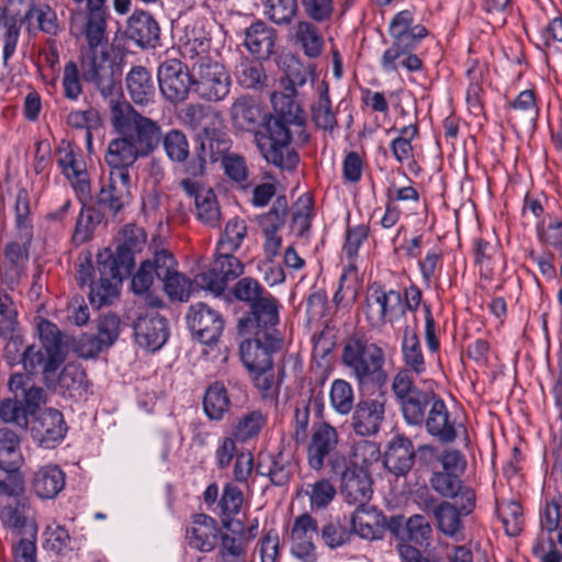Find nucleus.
I'll use <instances>...</instances> for the list:
<instances>
[{"instance_id": "f257e3e1", "label": "nucleus", "mask_w": 562, "mask_h": 562, "mask_svg": "<svg viewBox=\"0 0 562 562\" xmlns=\"http://www.w3.org/2000/svg\"><path fill=\"white\" fill-rule=\"evenodd\" d=\"M112 126L116 136L108 143L104 162L112 171L130 173V168L149 156L160 143V126L131 105L112 109Z\"/></svg>"}, {"instance_id": "f03ea898", "label": "nucleus", "mask_w": 562, "mask_h": 562, "mask_svg": "<svg viewBox=\"0 0 562 562\" xmlns=\"http://www.w3.org/2000/svg\"><path fill=\"white\" fill-rule=\"evenodd\" d=\"M341 362L359 387L382 384L386 380L383 370L384 350L379 345L371 342L364 335L355 334L346 339L341 351Z\"/></svg>"}, {"instance_id": "7ed1b4c3", "label": "nucleus", "mask_w": 562, "mask_h": 562, "mask_svg": "<svg viewBox=\"0 0 562 562\" xmlns=\"http://www.w3.org/2000/svg\"><path fill=\"white\" fill-rule=\"evenodd\" d=\"M40 341L24 348L21 363L30 374H41L45 384H50L67 358L61 334L57 326L42 321L38 326Z\"/></svg>"}, {"instance_id": "20e7f679", "label": "nucleus", "mask_w": 562, "mask_h": 562, "mask_svg": "<svg viewBox=\"0 0 562 562\" xmlns=\"http://www.w3.org/2000/svg\"><path fill=\"white\" fill-rule=\"evenodd\" d=\"M277 324H263L249 331H239L245 337L240 342L239 352L249 372L259 376L272 368V353L282 346V339L276 329Z\"/></svg>"}, {"instance_id": "39448f33", "label": "nucleus", "mask_w": 562, "mask_h": 562, "mask_svg": "<svg viewBox=\"0 0 562 562\" xmlns=\"http://www.w3.org/2000/svg\"><path fill=\"white\" fill-rule=\"evenodd\" d=\"M234 295L250 304V313L238 323V331H249L263 324L279 323V303L266 293L258 281L251 278L239 280L234 288Z\"/></svg>"}, {"instance_id": "423d86ee", "label": "nucleus", "mask_w": 562, "mask_h": 562, "mask_svg": "<svg viewBox=\"0 0 562 562\" xmlns=\"http://www.w3.org/2000/svg\"><path fill=\"white\" fill-rule=\"evenodd\" d=\"M14 213L20 239L7 245L3 261V266L11 269L12 278L19 277L27 262L29 246L32 240L30 198L27 191L23 188L15 195Z\"/></svg>"}, {"instance_id": "0eeeda50", "label": "nucleus", "mask_w": 562, "mask_h": 562, "mask_svg": "<svg viewBox=\"0 0 562 562\" xmlns=\"http://www.w3.org/2000/svg\"><path fill=\"white\" fill-rule=\"evenodd\" d=\"M291 125L285 121L271 119L267 123V135L257 139L258 147L266 161L283 170L295 169L300 161L297 153L290 146L292 140Z\"/></svg>"}, {"instance_id": "6e6552de", "label": "nucleus", "mask_w": 562, "mask_h": 562, "mask_svg": "<svg viewBox=\"0 0 562 562\" xmlns=\"http://www.w3.org/2000/svg\"><path fill=\"white\" fill-rule=\"evenodd\" d=\"M193 92L205 101L217 102L225 99L232 86L231 76L223 64L205 59L192 64Z\"/></svg>"}, {"instance_id": "1a4fd4ad", "label": "nucleus", "mask_w": 562, "mask_h": 562, "mask_svg": "<svg viewBox=\"0 0 562 562\" xmlns=\"http://www.w3.org/2000/svg\"><path fill=\"white\" fill-rule=\"evenodd\" d=\"M244 272V265L234 256V252L217 251L211 267L195 276L196 288L221 295L231 280H235Z\"/></svg>"}, {"instance_id": "9d476101", "label": "nucleus", "mask_w": 562, "mask_h": 562, "mask_svg": "<svg viewBox=\"0 0 562 562\" xmlns=\"http://www.w3.org/2000/svg\"><path fill=\"white\" fill-rule=\"evenodd\" d=\"M29 429L33 441L45 449L58 446L67 434L63 414L50 407L37 412L33 416Z\"/></svg>"}, {"instance_id": "9b49d317", "label": "nucleus", "mask_w": 562, "mask_h": 562, "mask_svg": "<svg viewBox=\"0 0 562 562\" xmlns=\"http://www.w3.org/2000/svg\"><path fill=\"white\" fill-rule=\"evenodd\" d=\"M70 33L77 40H83L91 49L106 45V13L105 10L78 11L70 18Z\"/></svg>"}, {"instance_id": "f8f14e48", "label": "nucleus", "mask_w": 562, "mask_h": 562, "mask_svg": "<svg viewBox=\"0 0 562 562\" xmlns=\"http://www.w3.org/2000/svg\"><path fill=\"white\" fill-rule=\"evenodd\" d=\"M57 162L63 175L83 203L90 198L91 188L81 153L69 143H61L57 149Z\"/></svg>"}, {"instance_id": "ddd939ff", "label": "nucleus", "mask_w": 562, "mask_h": 562, "mask_svg": "<svg viewBox=\"0 0 562 562\" xmlns=\"http://www.w3.org/2000/svg\"><path fill=\"white\" fill-rule=\"evenodd\" d=\"M158 82L161 94L170 102H181L193 90V72L179 60L172 59L158 68Z\"/></svg>"}, {"instance_id": "4468645a", "label": "nucleus", "mask_w": 562, "mask_h": 562, "mask_svg": "<svg viewBox=\"0 0 562 562\" xmlns=\"http://www.w3.org/2000/svg\"><path fill=\"white\" fill-rule=\"evenodd\" d=\"M156 277L164 282V289L171 300L187 301L195 282L177 271V261L171 252L156 251Z\"/></svg>"}, {"instance_id": "2eb2a0df", "label": "nucleus", "mask_w": 562, "mask_h": 562, "mask_svg": "<svg viewBox=\"0 0 562 562\" xmlns=\"http://www.w3.org/2000/svg\"><path fill=\"white\" fill-rule=\"evenodd\" d=\"M187 321L193 336L204 345L217 342L224 329L220 312L202 302L190 306Z\"/></svg>"}, {"instance_id": "dca6fc26", "label": "nucleus", "mask_w": 562, "mask_h": 562, "mask_svg": "<svg viewBox=\"0 0 562 562\" xmlns=\"http://www.w3.org/2000/svg\"><path fill=\"white\" fill-rule=\"evenodd\" d=\"M386 396L383 393L375 397L360 400L352 413L351 426L362 437L376 435L385 419Z\"/></svg>"}, {"instance_id": "f3484780", "label": "nucleus", "mask_w": 562, "mask_h": 562, "mask_svg": "<svg viewBox=\"0 0 562 562\" xmlns=\"http://www.w3.org/2000/svg\"><path fill=\"white\" fill-rule=\"evenodd\" d=\"M366 314L372 326L392 323L397 316L404 314L401 293L371 288L367 296Z\"/></svg>"}, {"instance_id": "a211bd4d", "label": "nucleus", "mask_w": 562, "mask_h": 562, "mask_svg": "<svg viewBox=\"0 0 562 562\" xmlns=\"http://www.w3.org/2000/svg\"><path fill=\"white\" fill-rule=\"evenodd\" d=\"M339 435L335 427L322 422L312 428L311 440L307 446L308 464L314 470L323 468L326 460L331 461L337 446Z\"/></svg>"}, {"instance_id": "6ab92c4d", "label": "nucleus", "mask_w": 562, "mask_h": 562, "mask_svg": "<svg viewBox=\"0 0 562 562\" xmlns=\"http://www.w3.org/2000/svg\"><path fill=\"white\" fill-rule=\"evenodd\" d=\"M134 333L136 342L151 351L160 349L168 339L166 319L156 311L140 315L134 325Z\"/></svg>"}, {"instance_id": "aec40b11", "label": "nucleus", "mask_w": 562, "mask_h": 562, "mask_svg": "<svg viewBox=\"0 0 562 562\" xmlns=\"http://www.w3.org/2000/svg\"><path fill=\"white\" fill-rule=\"evenodd\" d=\"M204 133L205 137L201 139L195 157L186 167L187 173L192 177L204 173L207 160H223V157L228 154L229 139L225 135L213 134L211 136L207 128H204Z\"/></svg>"}, {"instance_id": "412c9836", "label": "nucleus", "mask_w": 562, "mask_h": 562, "mask_svg": "<svg viewBox=\"0 0 562 562\" xmlns=\"http://www.w3.org/2000/svg\"><path fill=\"white\" fill-rule=\"evenodd\" d=\"M210 48L211 36L203 22L198 21L186 27L179 43V52L183 59L191 60L192 64L212 59Z\"/></svg>"}, {"instance_id": "4be33fe9", "label": "nucleus", "mask_w": 562, "mask_h": 562, "mask_svg": "<svg viewBox=\"0 0 562 562\" xmlns=\"http://www.w3.org/2000/svg\"><path fill=\"white\" fill-rule=\"evenodd\" d=\"M389 528L403 542H413L420 547L430 543L432 529L423 515H414L407 519L403 517L393 518Z\"/></svg>"}, {"instance_id": "5701e85b", "label": "nucleus", "mask_w": 562, "mask_h": 562, "mask_svg": "<svg viewBox=\"0 0 562 562\" xmlns=\"http://www.w3.org/2000/svg\"><path fill=\"white\" fill-rule=\"evenodd\" d=\"M317 536V526L310 515H301L292 528L291 552L303 562L315 561L314 539Z\"/></svg>"}, {"instance_id": "b1692460", "label": "nucleus", "mask_w": 562, "mask_h": 562, "mask_svg": "<svg viewBox=\"0 0 562 562\" xmlns=\"http://www.w3.org/2000/svg\"><path fill=\"white\" fill-rule=\"evenodd\" d=\"M181 186L194 198L198 218L206 225L217 226L221 211L214 191L189 179L182 180Z\"/></svg>"}, {"instance_id": "393cba45", "label": "nucleus", "mask_w": 562, "mask_h": 562, "mask_svg": "<svg viewBox=\"0 0 562 562\" xmlns=\"http://www.w3.org/2000/svg\"><path fill=\"white\" fill-rule=\"evenodd\" d=\"M131 196V175L125 172H109L108 181L102 186L98 200L113 213L120 212Z\"/></svg>"}, {"instance_id": "a878e982", "label": "nucleus", "mask_w": 562, "mask_h": 562, "mask_svg": "<svg viewBox=\"0 0 562 562\" xmlns=\"http://www.w3.org/2000/svg\"><path fill=\"white\" fill-rule=\"evenodd\" d=\"M341 495L351 505L367 506L372 496V480L369 472L346 469L341 473Z\"/></svg>"}, {"instance_id": "bb28decb", "label": "nucleus", "mask_w": 562, "mask_h": 562, "mask_svg": "<svg viewBox=\"0 0 562 562\" xmlns=\"http://www.w3.org/2000/svg\"><path fill=\"white\" fill-rule=\"evenodd\" d=\"M46 386L54 389L65 397L82 398L88 394L89 383L86 372L79 364L69 362L54 376V381Z\"/></svg>"}, {"instance_id": "cd10ccee", "label": "nucleus", "mask_w": 562, "mask_h": 562, "mask_svg": "<svg viewBox=\"0 0 562 562\" xmlns=\"http://www.w3.org/2000/svg\"><path fill=\"white\" fill-rule=\"evenodd\" d=\"M414 12L411 10L396 13L389 25L392 41L416 47L428 35V31L423 24L414 23Z\"/></svg>"}, {"instance_id": "c85d7f7f", "label": "nucleus", "mask_w": 562, "mask_h": 562, "mask_svg": "<svg viewBox=\"0 0 562 562\" xmlns=\"http://www.w3.org/2000/svg\"><path fill=\"white\" fill-rule=\"evenodd\" d=\"M0 520L16 539L37 535L36 521L31 509L24 504L3 506L0 512Z\"/></svg>"}, {"instance_id": "c756f323", "label": "nucleus", "mask_w": 562, "mask_h": 562, "mask_svg": "<svg viewBox=\"0 0 562 562\" xmlns=\"http://www.w3.org/2000/svg\"><path fill=\"white\" fill-rule=\"evenodd\" d=\"M66 475L56 464H46L36 470L32 477V488L42 499L55 498L65 487Z\"/></svg>"}, {"instance_id": "7c9ffc66", "label": "nucleus", "mask_w": 562, "mask_h": 562, "mask_svg": "<svg viewBox=\"0 0 562 562\" xmlns=\"http://www.w3.org/2000/svg\"><path fill=\"white\" fill-rule=\"evenodd\" d=\"M427 431L441 442H452L457 438L454 423L445 402L437 397L432 401L427 418L424 419Z\"/></svg>"}, {"instance_id": "2f4dec72", "label": "nucleus", "mask_w": 562, "mask_h": 562, "mask_svg": "<svg viewBox=\"0 0 562 562\" xmlns=\"http://www.w3.org/2000/svg\"><path fill=\"white\" fill-rule=\"evenodd\" d=\"M352 532L366 540L382 537L384 516L372 506H358L350 519Z\"/></svg>"}, {"instance_id": "473e14b6", "label": "nucleus", "mask_w": 562, "mask_h": 562, "mask_svg": "<svg viewBox=\"0 0 562 562\" xmlns=\"http://www.w3.org/2000/svg\"><path fill=\"white\" fill-rule=\"evenodd\" d=\"M218 528L216 521L205 515L193 516L192 526L187 530L189 544L202 552H211L217 543Z\"/></svg>"}, {"instance_id": "72a5a7b5", "label": "nucleus", "mask_w": 562, "mask_h": 562, "mask_svg": "<svg viewBox=\"0 0 562 562\" xmlns=\"http://www.w3.org/2000/svg\"><path fill=\"white\" fill-rule=\"evenodd\" d=\"M414 454L412 441L397 435L389 443L384 454V465L395 475H404L413 467Z\"/></svg>"}, {"instance_id": "f704fd0d", "label": "nucleus", "mask_w": 562, "mask_h": 562, "mask_svg": "<svg viewBox=\"0 0 562 562\" xmlns=\"http://www.w3.org/2000/svg\"><path fill=\"white\" fill-rule=\"evenodd\" d=\"M159 33L158 23L147 12H135L128 19L126 34L139 47H155L159 41Z\"/></svg>"}, {"instance_id": "c9c22d12", "label": "nucleus", "mask_w": 562, "mask_h": 562, "mask_svg": "<svg viewBox=\"0 0 562 562\" xmlns=\"http://www.w3.org/2000/svg\"><path fill=\"white\" fill-rule=\"evenodd\" d=\"M134 252L117 240L114 252L109 248L98 255L99 269L109 271L113 279H123L134 266Z\"/></svg>"}, {"instance_id": "e433bc0d", "label": "nucleus", "mask_w": 562, "mask_h": 562, "mask_svg": "<svg viewBox=\"0 0 562 562\" xmlns=\"http://www.w3.org/2000/svg\"><path fill=\"white\" fill-rule=\"evenodd\" d=\"M276 38L274 30L258 21L245 30L244 45L251 55L266 59L273 53Z\"/></svg>"}, {"instance_id": "4c0bfd02", "label": "nucleus", "mask_w": 562, "mask_h": 562, "mask_svg": "<svg viewBox=\"0 0 562 562\" xmlns=\"http://www.w3.org/2000/svg\"><path fill=\"white\" fill-rule=\"evenodd\" d=\"M415 47L402 45L397 42L384 50L381 57V68L384 72H395L400 68H405L408 71H418L423 67L420 58L413 53Z\"/></svg>"}, {"instance_id": "58836bf2", "label": "nucleus", "mask_w": 562, "mask_h": 562, "mask_svg": "<svg viewBox=\"0 0 562 562\" xmlns=\"http://www.w3.org/2000/svg\"><path fill=\"white\" fill-rule=\"evenodd\" d=\"M82 76L86 81L102 85L111 76L109 55L105 46L91 49L86 47L81 59Z\"/></svg>"}, {"instance_id": "ea45409f", "label": "nucleus", "mask_w": 562, "mask_h": 562, "mask_svg": "<svg viewBox=\"0 0 562 562\" xmlns=\"http://www.w3.org/2000/svg\"><path fill=\"white\" fill-rule=\"evenodd\" d=\"M127 92L136 104H148L155 97V83L150 72L143 66L133 67L126 75Z\"/></svg>"}, {"instance_id": "a19ab883", "label": "nucleus", "mask_w": 562, "mask_h": 562, "mask_svg": "<svg viewBox=\"0 0 562 562\" xmlns=\"http://www.w3.org/2000/svg\"><path fill=\"white\" fill-rule=\"evenodd\" d=\"M317 99L312 105V119L318 128L333 132L337 126V111L333 109L325 80L316 85Z\"/></svg>"}, {"instance_id": "79ce46f5", "label": "nucleus", "mask_w": 562, "mask_h": 562, "mask_svg": "<svg viewBox=\"0 0 562 562\" xmlns=\"http://www.w3.org/2000/svg\"><path fill=\"white\" fill-rule=\"evenodd\" d=\"M231 114L233 123L238 130L251 131L262 119V109L254 98L240 97L233 103Z\"/></svg>"}, {"instance_id": "37998d69", "label": "nucleus", "mask_w": 562, "mask_h": 562, "mask_svg": "<svg viewBox=\"0 0 562 562\" xmlns=\"http://www.w3.org/2000/svg\"><path fill=\"white\" fill-rule=\"evenodd\" d=\"M295 95V92L286 90L271 93L270 100L274 111L273 120H282L295 124V126L304 124L301 108L294 100Z\"/></svg>"}, {"instance_id": "c03bdc74", "label": "nucleus", "mask_w": 562, "mask_h": 562, "mask_svg": "<svg viewBox=\"0 0 562 562\" xmlns=\"http://www.w3.org/2000/svg\"><path fill=\"white\" fill-rule=\"evenodd\" d=\"M20 437L11 429H0V470L14 472L23 463Z\"/></svg>"}, {"instance_id": "a18cd8bd", "label": "nucleus", "mask_w": 562, "mask_h": 562, "mask_svg": "<svg viewBox=\"0 0 562 562\" xmlns=\"http://www.w3.org/2000/svg\"><path fill=\"white\" fill-rule=\"evenodd\" d=\"M402 358L405 368L414 372L416 376L423 375L426 370V361L417 334L409 328L404 330L402 340Z\"/></svg>"}, {"instance_id": "49530a36", "label": "nucleus", "mask_w": 562, "mask_h": 562, "mask_svg": "<svg viewBox=\"0 0 562 562\" xmlns=\"http://www.w3.org/2000/svg\"><path fill=\"white\" fill-rule=\"evenodd\" d=\"M437 396L432 392L418 390L398 401L405 420L411 425H422L426 408L431 406Z\"/></svg>"}, {"instance_id": "de8ad7c7", "label": "nucleus", "mask_w": 562, "mask_h": 562, "mask_svg": "<svg viewBox=\"0 0 562 562\" xmlns=\"http://www.w3.org/2000/svg\"><path fill=\"white\" fill-rule=\"evenodd\" d=\"M231 407L227 390L222 383L211 384L204 394L203 409L211 420H222Z\"/></svg>"}, {"instance_id": "09e8293b", "label": "nucleus", "mask_w": 562, "mask_h": 562, "mask_svg": "<svg viewBox=\"0 0 562 562\" xmlns=\"http://www.w3.org/2000/svg\"><path fill=\"white\" fill-rule=\"evenodd\" d=\"M235 77L237 83L245 89L261 90L267 87L268 77L258 60H241L236 67Z\"/></svg>"}, {"instance_id": "8fccbe9b", "label": "nucleus", "mask_w": 562, "mask_h": 562, "mask_svg": "<svg viewBox=\"0 0 562 562\" xmlns=\"http://www.w3.org/2000/svg\"><path fill=\"white\" fill-rule=\"evenodd\" d=\"M266 424L267 417L260 411H251L236 419L232 435L238 442H247L256 438Z\"/></svg>"}, {"instance_id": "3c124183", "label": "nucleus", "mask_w": 562, "mask_h": 562, "mask_svg": "<svg viewBox=\"0 0 562 562\" xmlns=\"http://www.w3.org/2000/svg\"><path fill=\"white\" fill-rule=\"evenodd\" d=\"M295 41L310 58L318 57L324 48V40L318 29L307 21H301L295 26Z\"/></svg>"}, {"instance_id": "603ef678", "label": "nucleus", "mask_w": 562, "mask_h": 562, "mask_svg": "<svg viewBox=\"0 0 562 562\" xmlns=\"http://www.w3.org/2000/svg\"><path fill=\"white\" fill-rule=\"evenodd\" d=\"M164 150L172 162L186 164L190 156V144L187 135L178 128L168 131L164 136L160 135Z\"/></svg>"}, {"instance_id": "864d4df0", "label": "nucleus", "mask_w": 562, "mask_h": 562, "mask_svg": "<svg viewBox=\"0 0 562 562\" xmlns=\"http://www.w3.org/2000/svg\"><path fill=\"white\" fill-rule=\"evenodd\" d=\"M265 234L263 249L268 259H273L282 245V238L278 235V229L283 225V218L278 211H270L260 221Z\"/></svg>"}, {"instance_id": "5fc2aeb1", "label": "nucleus", "mask_w": 562, "mask_h": 562, "mask_svg": "<svg viewBox=\"0 0 562 562\" xmlns=\"http://www.w3.org/2000/svg\"><path fill=\"white\" fill-rule=\"evenodd\" d=\"M101 277L97 283L90 285L89 299L90 303L95 307H102L111 304L112 301L119 295V284L122 279H113L109 271L103 273V269H99Z\"/></svg>"}, {"instance_id": "6e6d98bb", "label": "nucleus", "mask_w": 562, "mask_h": 562, "mask_svg": "<svg viewBox=\"0 0 562 562\" xmlns=\"http://www.w3.org/2000/svg\"><path fill=\"white\" fill-rule=\"evenodd\" d=\"M368 235L369 227L364 224L349 227L347 229L346 240L342 247V254L347 258V268L340 277L341 280H344L349 272L356 271V258L358 256L359 248L364 240H367Z\"/></svg>"}, {"instance_id": "4d7b16f0", "label": "nucleus", "mask_w": 562, "mask_h": 562, "mask_svg": "<svg viewBox=\"0 0 562 562\" xmlns=\"http://www.w3.org/2000/svg\"><path fill=\"white\" fill-rule=\"evenodd\" d=\"M496 512L508 536L515 537L521 531L525 518L521 505L518 502L497 501Z\"/></svg>"}, {"instance_id": "13d9d810", "label": "nucleus", "mask_w": 562, "mask_h": 562, "mask_svg": "<svg viewBox=\"0 0 562 562\" xmlns=\"http://www.w3.org/2000/svg\"><path fill=\"white\" fill-rule=\"evenodd\" d=\"M380 457L381 453L376 443L369 440H360L352 447L350 467L347 469L369 472L370 468L379 462Z\"/></svg>"}, {"instance_id": "bf43d9fd", "label": "nucleus", "mask_w": 562, "mask_h": 562, "mask_svg": "<svg viewBox=\"0 0 562 562\" xmlns=\"http://www.w3.org/2000/svg\"><path fill=\"white\" fill-rule=\"evenodd\" d=\"M246 235L247 225L244 220L237 217L229 220L217 241V251H225L227 254L237 251Z\"/></svg>"}, {"instance_id": "052dcab7", "label": "nucleus", "mask_w": 562, "mask_h": 562, "mask_svg": "<svg viewBox=\"0 0 562 562\" xmlns=\"http://www.w3.org/2000/svg\"><path fill=\"white\" fill-rule=\"evenodd\" d=\"M418 127L409 124L398 131V135L391 142L390 147L397 162L407 164L414 158L412 140L417 136Z\"/></svg>"}, {"instance_id": "680f3d73", "label": "nucleus", "mask_w": 562, "mask_h": 562, "mask_svg": "<svg viewBox=\"0 0 562 562\" xmlns=\"http://www.w3.org/2000/svg\"><path fill=\"white\" fill-rule=\"evenodd\" d=\"M299 494L308 497L312 509L325 508L335 497L336 490L328 480H319L314 483L305 484Z\"/></svg>"}, {"instance_id": "e2e57ef3", "label": "nucleus", "mask_w": 562, "mask_h": 562, "mask_svg": "<svg viewBox=\"0 0 562 562\" xmlns=\"http://www.w3.org/2000/svg\"><path fill=\"white\" fill-rule=\"evenodd\" d=\"M353 390L349 382L336 379L329 391L331 407L340 415H348L353 407Z\"/></svg>"}, {"instance_id": "0e129e2a", "label": "nucleus", "mask_w": 562, "mask_h": 562, "mask_svg": "<svg viewBox=\"0 0 562 562\" xmlns=\"http://www.w3.org/2000/svg\"><path fill=\"white\" fill-rule=\"evenodd\" d=\"M438 529L449 537H456L462 528L459 510L448 502L438 505L434 512Z\"/></svg>"}, {"instance_id": "69168bd1", "label": "nucleus", "mask_w": 562, "mask_h": 562, "mask_svg": "<svg viewBox=\"0 0 562 562\" xmlns=\"http://www.w3.org/2000/svg\"><path fill=\"white\" fill-rule=\"evenodd\" d=\"M25 20H35L37 27L49 35H56L60 30L56 13L47 4L31 5L25 13Z\"/></svg>"}, {"instance_id": "338daca9", "label": "nucleus", "mask_w": 562, "mask_h": 562, "mask_svg": "<svg viewBox=\"0 0 562 562\" xmlns=\"http://www.w3.org/2000/svg\"><path fill=\"white\" fill-rule=\"evenodd\" d=\"M30 415L24 404L18 400L5 398L0 402V419L5 424L25 429L29 427Z\"/></svg>"}, {"instance_id": "774afa93", "label": "nucleus", "mask_w": 562, "mask_h": 562, "mask_svg": "<svg viewBox=\"0 0 562 562\" xmlns=\"http://www.w3.org/2000/svg\"><path fill=\"white\" fill-rule=\"evenodd\" d=\"M222 166L225 175L241 188L248 186L249 170L243 156L229 153L223 157Z\"/></svg>"}]
</instances>
